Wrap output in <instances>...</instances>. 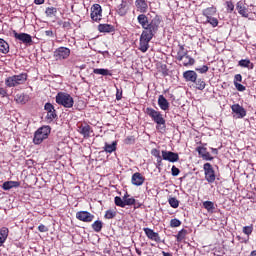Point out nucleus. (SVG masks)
Returning <instances> with one entry per match:
<instances>
[{"mask_svg":"<svg viewBox=\"0 0 256 256\" xmlns=\"http://www.w3.org/2000/svg\"><path fill=\"white\" fill-rule=\"evenodd\" d=\"M137 21L142 29H144L143 31H147V33H157L159 25H161L159 18H154L149 22V18L145 14L138 15Z\"/></svg>","mask_w":256,"mask_h":256,"instance_id":"nucleus-1","label":"nucleus"},{"mask_svg":"<svg viewBox=\"0 0 256 256\" xmlns=\"http://www.w3.org/2000/svg\"><path fill=\"white\" fill-rule=\"evenodd\" d=\"M146 115L148 117H151L152 121L156 123V129L157 131H165L166 125H165V118H163V114L161 112L153 109V108H146L145 111Z\"/></svg>","mask_w":256,"mask_h":256,"instance_id":"nucleus-2","label":"nucleus"},{"mask_svg":"<svg viewBox=\"0 0 256 256\" xmlns=\"http://www.w3.org/2000/svg\"><path fill=\"white\" fill-rule=\"evenodd\" d=\"M155 33L157 32L142 31L139 43V50L142 53H147V51L149 50V43L151 42V39L155 37Z\"/></svg>","mask_w":256,"mask_h":256,"instance_id":"nucleus-3","label":"nucleus"},{"mask_svg":"<svg viewBox=\"0 0 256 256\" xmlns=\"http://www.w3.org/2000/svg\"><path fill=\"white\" fill-rule=\"evenodd\" d=\"M25 81H27V73H21L6 78L5 85L6 87H17L23 85Z\"/></svg>","mask_w":256,"mask_h":256,"instance_id":"nucleus-4","label":"nucleus"},{"mask_svg":"<svg viewBox=\"0 0 256 256\" xmlns=\"http://www.w3.org/2000/svg\"><path fill=\"white\" fill-rule=\"evenodd\" d=\"M50 133L51 127L49 126L39 128L34 134L33 142L35 145H41V143H43V141L49 137Z\"/></svg>","mask_w":256,"mask_h":256,"instance_id":"nucleus-5","label":"nucleus"},{"mask_svg":"<svg viewBox=\"0 0 256 256\" xmlns=\"http://www.w3.org/2000/svg\"><path fill=\"white\" fill-rule=\"evenodd\" d=\"M56 103L58 105H62V107H66V109H71L75 101L73 100V97H71V95H69L68 93L59 92L56 95Z\"/></svg>","mask_w":256,"mask_h":256,"instance_id":"nucleus-6","label":"nucleus"},{"mask_svg":"<svg viewBox=\"0 0 256 256\" xmlns=\"http://www.w3.org/2000/svg\"><path fill=\"white\" fill-rule=\"evenodd\" d=\"M90 17L92 21H95V23H99L101 19H103V8H101V5L94 4L90 8Z\"/></svg>","mask_w":256,"mask_h":256,"instance_id":"nucleus-7","label":"nucleus"},{"mask_svg":"<svg viewBox=\"0 0 256 256\" xmlns=\"http://www.w3.org/2000/svg\"><path fill=\"white\" fill-rule=\"evenodd\" d=\"M205 180L208 183H215L216 175H215V169H213V165L211 163H205L203 165Z\"/></svg>","mask_w":256,"mask_h":256,"instance_id":"nucleus-8","label":"nucleus"},{"mask_svg":"<svg viewBox=\"0 0 256 256\" xmlns=\"http://www.w3.org/2000/svg\"><path fill=\"white\" fill-rule=\"evenodd\" d=\"M69 55H71V49L67 47H59L54 51V58L56 61H63L64 59H68Z\"/></svg>","mask_w":256,"mask_h":256,"instance_id":"nucleus-9","label":"nucleus"},{"mask_svg":"<svg viewBox=\"0 0 256 256\" xmlns=\"http://www.w3.org/2000/svg\"><path fill=\"white\" fill-rule=\"evenodd\" d=\"M76 219L83 221V223H91L95 219V215L88 211H79L76 213Z\"/></svg>","mask_w":256,"mask_h":256,"instance_id":"nucleus-10","label":"nucleus"},{"mask_svg":"<svg viewBox=\"0 0 256 256\" xmlns=\"http://www.w3.org/2000/svg\"><path fill=\"white\" fill-rule=\"evenodd\" d=\"M162 159L169 161L170 163H177L179 161V154L167 150L162 151Z\"/></svg>","mask_w":256,"mask_h":256,"instance_id":"nucleus-11","label":"nucleus"},{"mask_svg":"<svg viewBox=\"0 0 256 256\" xmlns=\"http://www.w3.org/2000/svg\"><path fill=\"white\" fill-rule=\"evenodd\" d=\"M13 35L15 39H18V41H21L22 43L29 45L30 43H33V38H31V35L27 33H17V31H13Z\"/></svg>","mask_w":256,"mask_h":256,"instance_id":"nucleus-12","label":"nucleus"},{"mask_svg":"<svg viewBox=\"0 0 256 256\" xmlns=\"http://www.w3.org/2000/svg\"><path fill=\"white\" fill-rule=\"evenodd\" d=\"M143 231L148 239L155 241L156 243H161V237L159 236V233L153 231L151 228H143Z\"/></svg>","mask_w":256,"mask_h":256,"instance_id":"nucleus-13","label":"nucleus"},{"mask_svg":"<svg viewBox=\"0 0 256 256\" xmlns=\"http://www.w3.org/2000/svg\"><path fill=\"white\" fill-rule=\"evenodd\" d=\"M232 112L235 113V115H237V119H243V117L247 116V111L245 110V108H243V106L239 105V104H233L231 106Z\"/></svg>","mask_w":256,"mask_h":256,"instance_id":"nucleus-14","label":"nucleus"},{"mask_svg":"<svg viewBox=\"0 0 256 256\" xmlns=\"http://www.w3.org/2000/svg\"><path fill=\"white\" fill-rule=\"evenodd\" d=\"M78 132L84 137V139H89V137H91V133H93V129H91V126L88 124H81L78 126Z\"/></svg>","mask_w":256,"mask_h":256,"instance_id":"nucleus-15","label":"nucleus"},{"mask_svg":"<svg viewBox=\"0 0 256 256\" xmlns=\"http://www.w3.org/2000/svg\"><path fill=\"white\" fill-rule=\"evenodd\" d=\"M196 151L198 152L200 157H202V159H204V161H213V156H211V153H209L207 151V148H205L203 146H198L196 148Z\"/></svg>","mask_w":256,"mask_h":256,"instance_id":"nucleus-16","label":"nucleus"},{"mask_svg":"<svg viewBox=\"0 0 256 256\" xmlns=\"http://www.w3.org/2000/svg\"><path fill=\"white\" fill-rule=\"evenodd\" d=\"M132 185H135L136 187H141L143 183H145V177L141 175V173L136 172L132 175Z\"/></svg>","mask_w":256,"mask_h":256,"instance_id":"nucleus-17","label":"nucleus"},{"mask_svg":"<svg viewBox=\"0 0 256 256\" xmlns=\"http://www.w3.org/2000/svg\"><path fill=\"white\" fill-rule=\"evenodd\" d=\"M134 205V209H139V207H141L140 203H137V200H135V198L130 197L129 194H125L124 195V207H127Z\"/></svg>","mask_w":256,"mask_h":256,"instance_id":"nucleus-18","label":"nucleus"},{"mask_svg":"<svg viewBox=\"0 0 256 256\" xmlns=\"http://www.w3.org/2000/svg\"><path fill=\"white\" fill-rule=\"evenodd\" d=\"M236 9L241 17H245V19L249 17V10L245 7V4H243L242 1L237 2Z\"/></svg>","mask_w":256,"mask_h":256,"instance_id":"nucleus-19","label":"nucleus"},{"mask_svg":"<svg viewBox=\"0 0 256 256\" xmlns=\"http://www.w3.org/2000/svg\"><path fill=\"white\" fill-rule=\"evenodd\" d=\"M183 77L186 81H190L191 83H195L197 81V72L193 70H188L183 73Z\"/></svg>","mask_w":256,"mask_h":256,"instance_id":"nucleus-20","label":"nucleus"},{"mask_svg":"<svg viewBox=\"0 0 256 256\" xmlns=\"http://www.w3.org/2000/svg\"><path fill=\"white\" fill-rule=\"evenodd\" d=\"M20 186H21V182L19 181H6L2 185V189H4V191H9L11 189H15Z\"/></svg>","mask_w":256,"mask_h":256,"instance_id":"nucleus-21","label":"nucleus"},{"mask_svg":"<svg viewBox=\"0 0 256 256\" xmlns=\"http://www.w3.org/2000/svg\"><path fill=\"white\" fill-rule=\"evenodd\" d=\"M158 105L162 111H168L169 110V101H167V98L163 95H160L158 97Z\"/></svg>","mask_w":256,"mask_h":256,"instance_id":"nucleus-22","label":"nucleus"},{"mask_svg":"<svg viewBox=\"0 0 256 256\" xmlns=\"http://www.w3.org/2000/svg\"><path fill=\"white\" fill-rule=\"evenodd\" d=\"M98 31L99 33H113V31H115V27L111 24H99Z\"/></svg>","mask_w":256,"mask_h":256,"instance_id":"nucleus-23","label":"nucleus"},{"mask_svg":"<svg viewBox=\"0 0 256 256\" xmlns=\"http://www.w3.org/2000/svg\"><path fill=\"white\" fill-rule=\"evenodd\" d=\"M136 7L140 13H147V9H149V5H147V1L145 0H136Z\"/></svg>","mask_w":256,"mask_h":256,"instance_id":"nucleus-24","label":"nucleus"},{"mask_svg":"<svg viewBox=\"0 0 256 256\" xmlns=\"http://www.w3.org/2000/svg\"><path fill=\"white\" fill-rule=\"evenodd\" d=\"M202 15L206 17V19H209L213 17L214 15H217V8L215 6L208 7L203 10Z\"/></svg>","mask_w":256,"mask_h":256,"instance_id":"nucleus-25","label":"nucleus"},{"mask_svg":"<svg viewBox=\"0 0 256 256\" xmlns=\"http://www.w3.org/2000/svg\"><path fill=\"white\" fill-rule=\"evenodd\" d=\"M7 237H9V228L2 227L0 230V247L7 241Z\"/></svg>","mask_w":256,"mask_h":256,"instance_id":"nucleus-26","label":"nucleus"},{"mask_svg":"<svg viewBox=\"0 0 256 256\" xmlns=\"http://www.w3.org/2000/svg\"><path fill=\"white\" fill-rule=\"evenodd\" d=\"M180 61H182V64L184 65V67L195 65V59H193L188 54H186V56H184Z\"/></svg>","mask_w":256,"mask_h":256,"instance_id":"nucleus-27","label":"nucleus"},{"mask_svg":"<svg viewBox=\"0 0 256 256\" xmlns=\"http://www.w3.org/2000/svg\"><path fill=\"white\" fill-rule=\"evenodd\" d=\"M0 53H3V55H7V53H9V43H7V41L1 38H0Z\"/></svg>","mask_w":256,"mask_h":256,"instance_id":"nucleus-28","label":"nucleus"},{"mask_svg":"<svg viewBox=\"0 0 256 256\" xmlns=\"http://www.w3.org/2000/svg\"><path fill=\"white\" fill-rule=\"evenodd\" d=\"M239 67H245L246 69H253L255 66L249 59H242L238 62Z\"/></svg>","mask_w":256,"mask_h":256,"instance_id":"nucleus-29","label":"nucleus"},{"mask_svg":"<svg viewBox=\"0 0 256 256\" xmlns=\"http://www.w3.org/2000/svg\"><path fill=\"white\" fill-rule=\"evenodd\" d=\"M187 50H185V46L181 45L179 46V50L177 52V55H176V59L177 61H181V59H183L185 56H187Z\"/></svg>","mask_w":256,"mask_h":256,"instance_id":"nucleus-30","label":"nucleus"},{"mask_svg":"<svg viewBox=\"0 0 256 256\" xmlns=\"http://www.w3.org/2000/svg\"><path fill=\"white\" fill-rule=\"evenodd\" d=\"M118 14L121 15V17H123L124 15H127V2L123 1L121 2V4L118 6Z\"/></svg>","mask_w":256,"mask_h":256,"instance_id":"nucleus-31","label":"nucleus"},{"mask_svg":"<svg viewBox=\"0 0 256 256\" xmlns=\"http://www.w3.org/2000/svg\"><path fill=\"white\" fill-rule=\"evenodd\" d=\"M117 149V142H112V144H108V143H105V146H104V151H106V153H113V151H116Z\"/></svg>","mask_w":256,"mask_h":256,"instance_id":"nucleus-32","label":"nucleus"},{"mask_svg":"<svg viewBox=\"0 0 256 256\" xmlns=\"http://www.w3.org/2000/svg\"><path fill=\"white\" fill-rule=\"evenodd\" d=\"M93 73L95 75H103L104 77H107V75H111V73L109 72L108 69H105V68H95L93 70Z\"/></svg>","mask_w":256,"mask_h":256,"instance_id":"nucleus-33","label":"nucleus"},{"mask_svg":"<svg viewBox=\"0 0 256 256\" xmlns=\"http://www.w3.org/2000/svg\"><path fill=\"white\" fill-rule=\"evenodd\" d=\"M92 229L96 232L99 233L103 229V222L101 220H97L92 224Z\"/></svg>","mask_w":256,"mask_h":256,"instance_id":"nucleus-34","label":"nucleus"},{"mask_svg":"<svg viewBox=\"0 0 256 256\" xmlns=\"http://www.w3.org/2000/svg\"><path fill=\"white\" fill-rule=\"evenodd\" d=\"M185 237H187V230L186 229H182L178 232V234L176 235V239L178 243H181V241H183V239H185Z\"/></svg>","mask_w":256,"mask_h":256,"instance_id":"nucleus-35","label":"nucleus"},{"mask_svg":"<svg viewBox=\"0 0 256 256\" xmlns=\"http://www.w3.org/2000/svg\"><path fill=\"white\" fill-rule=\"evenodd\" d=\"M203 207L207 211H213V209H215V204L212 201H205L203 202Z\"/></svg>","mask_w":256,"mask_h":256,"instance_id":"nucleus-36","label":"nucleus"},{"mask_svg":"<svg viewBox=\"0 0 256 256\" xmlns=\"http://www.w3.org/2000/svg\"><path fill=\"white\" fill-rule=\"evenodd\" d=\"M45 14L47 15V17H53V15L57 14V8L48 7V8H46Z\"/></svg>","mask_w":256,"mask_h":256,"instance_id":"nucleus-37","label":"nucleus"},{"mask_svg":"<svg viewBox=\"0 0 256 256\" xmlns=\"http://www.w3.org/2000/svg\"><path fill=\"white\" fill-rule=\"evenodd\" d=\"M114 203L115 205H117V207H125V199L124 198L122 199L119 196H116L114 198Z\"/></svg>","mask_w":256,"mask_h":256,"instance_id":"nucleus-38","label":"nucleus"},{"mask_svg":"<svg viewBox=\"0 0 256 256\" xmlns=\"http://www.w3.org/2000/svg\"><path fill=\"white\" fill-rule=\"evenodd\" d=\"M168 202L173 209H177V207H179V200L175 197L169 198Z\"/></svg>","mask_w":256,"mask_h":256,"instance_id":"nucleus-39","label":"nucleus"},{"mask_svg":"<svg viewBox=\"0 0 256 256\" xmlns=\"http://www.w3.org/2000/svg\"><path fill=\"white\" fill-rule=\"evenodd\" d=\"M196 83V89H198L199 91H203V89H205V81H203L202 79H198L195 81Z\"/></svg>","mask_w":256,"mask_h":256,"instance_id":"nucleus-40","label":"nucleus"},{"mask_svg":"<svg viewBox=\"0 0 256 256\" xmlns=\"http://www.w3.org/2000/svg\"><path fill=\"white\" fill-rule=\"evenodd\" d=\"M104 217L105 219H115V217H117V212L113 210H107Z\"/></svg>","mask_w":256,"mask_h":256,"instance_id":"nucleus-41","label":"nucleus"},{"mask_svg":"<svg viewBox=\"0 0 256 256\" xmlns=\"http://www.w3.org/2000/svg\"><path fill=\"white\" fill-rule=\"evenodd\" d=\"M207 23H210L212 27H217V25H219V20H217V18L212 16L210 18H207Z\"/></svg>","mask_w":256,"mask_h":256,"instance_id":"nucleus-42","label":"nucleus"},{"mask_svg":"<svg viewBox=\"0 0 256 256\" xmlns=\"http://www.w3.org/2000/svg\"><path fill=\"white\" fill-rule=\"evenodd\" d=\"M55 117H57V113L55 112V110H52L50 112H47V116L46 119L48 121H53V119H55Z\"/></svg>","mask_w":256,"mask_h":256,"instance_id":"nucleus-43","label":"nucleus"},{"mask_svg":"<svg viewBox=\"0 0 256 256\" xmlns=\"http://www.w3.org/2000/svg\"><path fill=\"white\" fill-rule=\"evenodd\" d=\"M243 233L244 235H251V233H253V225L251 226H244L243 227Z\"/></svg>","mask_w":256,"mask_h":256,"instance_id":"nucleus-44","label":"nucleus"},{"mask_svg":"<svg viewBox=\"0 0 256 256\" xmlns=\"http://www.w3.org/2000/svg\"><path fill=\"white\" fill-rule=\"evenodd\" d=\"M181 221L177 218H174L170 221V226L171 227H180Z\"/></svg>","mask_w":256,"mask_h":256,"instance_id":"nucleus-45","label":"nucleus"},{"mask_svg":"<svg viewBox=\"0 0 256 256\" xmlns=\"http://www.w3.org/2000/svg\"><path fill=\"white\" fill-rule=\"evenodd\" d=\"M60 25H62L63 29L69 31V29H71V20L61 22Z\"/></svg>","mask_w":256,"mask_h":256,"instance_id":"nucleus-46","label":"nucleus"},{"mask_svg":"<svg viewBox=\"0 0 256 256\" xmlns=\"http://www.w3.org/2000/svg\"><path fill=\"white\" fill-rule=\"evenodd\" d=\"M226 5H227V11H229V13H233V11L235 9V5L233 4V2L227 1Z\"/></svg>","mask_w":256,"mask_h":256,"instance_id":"nucleus-47","label":"nucleus"},{"mask_svg":"<svg viewBox=\"0 0 256 256\" xmlns=\"http://www.w3.org/2000/svg\"><path fill=\"white\" fill-rule=\"evenodd\" d=\"M44 109H45V111H47V113H49L51 111H55V107L51 103H46L44 106Z\"/></svg>","mask_w":256,"mask_h":256,"instance_id":"nucleus-48","label":"nucleus"},{"mask_svg":"<svg viewBox=\"0 0 256 256\" xmlns=\"http://www.w3.org/2000/svg\"><path fill=\"white\" fill-rule=\"evenodd\" d=\"M121 99H123V90L116 88V100L121 101Z\"/></svg>","mask_w":256,"mask_h":256,"instance_id":"nucleus-49","label":"nucleus"},{"mask_svg":"<svg viewBox=\"0 0 256 256\" xmlns=\"http://www.w3.org/2000/svg\"><path fill=\"white\" fill-rule=\"evenodd\" d=\"M172 175L173 177H177V175H179V173H181V171L179 170V168H177L176 166H172Z\"/></svg>","mask_w":256,"mask_h":256,"instance_id":"nucleus-50","label":"nucleus"},{"mask_svg":"<svg viewBox=\"0 0 256 256\" xmlns=\"http://www.w3.org/2000/svg\"><path fill=\"white\" fill-rule=\"evenodd\" d=\"M38 230L40 231V233H47V231H49V228H47V226L40 224L38 226Z\"/></svg>","mask_w":256,"mask_h":256,"instance_id":"nucleus-51","label":"nucleus"},{"mask_svg":"<svg viewBox=\"0 0 256 256\" xmlns=\"http://www.w3.org/2000/svg\"><path fill=\"white\" fill-rule=\"evenodd\" d=\"M234 85H235L237 91H245V86H243L239 82H234Z\"/></svg>","mask_w":256,"mask_h":256,"instance_id":"nucleus-52","label":"nucleus"},{"mask_svg":"<svg viewBox=\"0 0 256 256\" xmlns=\"http://www.w3.org/2000/svg\"><path fill=\"white\" fill-rule=\"evenodd\" d=\"M196 71H199V73H207V71H209V67L204 65L201 68H197Z\"/></svg>","mask_w":256,"mask_h":256,"instance_id":"nucleus-53","label":"nucleus"},{"mask_svg":"<svg viewBox=\"0 0 256 256\" xmlns=\"http://www.w3.org/2000/svg\"><path fill=\"white\" fill-rule=\"evenodd\" d=\"M151 155H153V157L157 158V157L161 156V152L158 149L154 148L151 150Z\"/></svg>","mask_w":256,"mask_h":256,"instance_id":"nucleus-54","label":"nucleus"},{"mask_svg":"<svg viewBox=\"0 0 256 256\" xmlns=\"http://www.w3.org/2000/svg\"><path fill=\"white\" fill-rule=\"evenodd\" d=\"M241 81H243V76H241V74H236L234 76V83H241Z\"/></svg>","mask_w":256,"mask_h":256,"instance_id":"nucleus-55","label":"nucleus"},{"mask_svg":"<svg viewBox=\"0 0 256 256\" xmlns=\"http://www.w3.org/2000/svg\"><path fill=\"white\" fill-rule=\"evenodd\" d=\"M25 95H19L16 97V101H18V103H25Z\"/></svg>","mask_w":256,"mask_h":256,"instance_id":"nucleus-56","label":"nucleus"},{"mask_svg":"<svg viewBox=\"0 0 256 256\" xmlns=\"http://www.w3.org/2000/svg\"><path fill=\"white\" fill-rule=\"evenodd\" d=\"M0 97H7V90L0 87Z\"/></svg>","mask_w":256,"mask_h":256,"instance_id":"nucleus-57","label":"nucleus"},{"mask_svg":"<svg viewBox=\"0 0 256 256\" xmlns=\"http://www.w3.org/2000/svg\"><path fill=\"white\" fill-rule=\"evenodd\" d=\"M45 35H46L47 37H53V30H46V31H45Z\"/></svg>","mask_w":256,"mask_h":256,"instance_id":"nucleus-58","label":"nucleus"},{"mask_svg":"<svg viewBox=\"0 0 256 256\" xmlns=\"http://www.w3.org/2000/svg\"><path fill=\"white\" fill-rule=\"evenodd\" d=\"M125 141L126 143H135V139L133 137H128Z\"/></svg>","mask_w":256,"mask_h":256,"instance_id":"nucleus-59","label":"nucleus"},{"mask_svg":"<svg viewBox=\"0 0 256 256\" xmlns=\"http://www.w3.org/2000/svg\"><path fill=\"white\" fill-rule=\"evenodd\" d=\"M35 5H43L45 3V0H34Z\"/></svg>","mask_w":256,"mask_h":256,"instance_id":"nucleus-60","label":"nucleus"},{"mask_svg":"<svg viewBox=\"0 0 256 256\" xmlns=\"http://www.w3.org/2000/svg\"><path fill=\"white\" fill-rule=\"evenodd\" d=\"M156 159H157V164H158L159 166H161V165H162L163 158H162L161 156H158V157H156Z\"/></svg>","mask_w":256,"mask_h":256,"instance_id":"nucleus-61","label":"nucleus"},{"mask_svg":"<svg viewBox=\"0 0 256 256\" xmlns=\"http://www.w3.org/2000/svg\"><path fill=\"white\" fill-rule=\"evenodd\" d=\"M211 151L214 155H218L219 154V150H217L216 148H211Z\"/></svg>","mask_w":256,"mask_h":256,"instance_id":"nucleus-62","label":"nucleus"},{"mask_svg":"<svg viewBox=\"0 0 256 256\" xmlns=\"http://www.w3.org/2000/svg\"><path fill=\"white\" fill-rule=\"evenodd\" d=\"M162 255L163 256H172L171 253H169V252H162Z\"/></svg>","mask_w":256,"mask_h":256,"instance_id":"nucleus-63","label":"nucleus"},{"mask_svg":"<svg viewBox=\"0 0 256 256\" xmlns=\"http://www.w3.org/2000/svg\"><path fill=\"white\" fill-rule=\"evenodd\" d=\"M250 256H256V250H253V251L250 253Z\"/></svg>","mask_w":256,"mask_h":256,"instance_id":"nucleus-64","label":"nucleus"}]
</instances>
